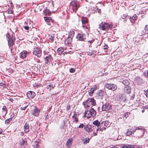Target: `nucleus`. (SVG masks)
Wrapping results in <instances>:
<instances>
[{"instance_id": "obj_1", "label": "nucleus", "mask_w": 148, "mask_h": 148, "mask_svg": "<svg viewBox=\"0 0 148 148\" xmlns=\"http://www.w3.org/2000/svg\"><path fill=\"white\" fill-rule=\"evenodd\" d=\"M6 36L8 41V45L10 47L13 45L15 41V38L14 34L12 32H8L6 34Z\"/></svg>"}, {"instance_id": "obj_2", "label": "nucleus", "mask_w": 148, "mask_h": 148, "mask_svg": "<svg viewBox=\"0 0 148 148\" xmlns=\"http://www.w3.org/2000/svg\"><path fill=\"white\" fill-rule=\"evenodd\" d=\"M83 104L85 108L89 107L91 106H95L96 105V101L92 97L88 98L86 101L83 102Z\"/></svg>"}, {"instance_id": "obj_3", "label": "nucleus", "mask_w": 148, "mask_h": 148, "mask_svg": "<svg viewBox=\"0 0 148 148\" xmlns=\"http://www.w3.org/2000/svg\"><path fill=\"white\" fill-rule=\"evenodd\" d=\"M96 114V112L95 110L92 108H90L89 110L85 111V116L88 118L91 117H94Z\"/></svg>"}, {"instance_id": "obj_4", "label": "nucleus", "mask_w": 148, "mask_h": 148, "mask_svg": "<svg viewBox=\"0 0 148 148\" xmlns=\"http://www.w3.org/2000/svg\"><path fill=\"white\" fill-rule=\"evenodd\" d=\"M136 135L137 137L140 138L142 137L145 133V129L142 126L137 127H136Z\"/></svg>"}, {"instance_id": "obj_5", "label": "nucleus", "mask_w": 148, "mask_h": 148, "mask_svg": "<svg viewBox=\"0 0 148 148\" xmlns=\"http://www.w3.org/2000/svg\"><path fill=\"white\" fill-rule=\"evenodd\" d=\"M79 8V4L77 2L73 1L71 3L70 11L72 13H75Z\"/></svg>"}, {"instance_id": "obj_6", "label": "nucleus", "mask_w": 148, "mask_h": 148, "mask_svg": "<svg viewBox=\"0 0 148 148\" xmlns=\"http://www.w3.org/2000/svg\"><path fill=\"white\" fill-rule=\"evenodd\" d=\"M112 27L111 25L104 22H102L99 24V28L103 30H107Z\"/></svg>"}, {"instance_id": "obj_7", "label": "nucleus", "mask_w": 148, "mask_h": 148, "mask_svg": "<svg viewBox=\"0 0 148 148\" xmlns=\"http://www.w3.org/2000/svg\"><path fill=\"white\" fill-rule=\"evenodd\" d=\"M102 103L103 105L102 110V111H108L111 109L112 106L109 103L107 102L104 103L103 102H102Z\"/></svg>"}, {"instance_id": "obj_8", "label": "nucleus", "mask_w": 148, "mask_h": 148, "mask_svg": "<svg viewBox=\"0 0 148 148\" xmlns=\"http://www.w3.org/2000/svg\"><path fill=\"white\" fill-rule=\"evenodd\" d=\"M77 40L84 41L86 39V35L82 32L77 34L76 37Z\"/></svg>"}, {"instance_id": "obj_9", "label": "nucleus", "mask_w": 148, "mask_h": 148, "mask_svg": "<svg viewBox=\"0 0 148 148\" xmlns=\"http://www.w3.org/2000/svg\"><path fill=\"white\" fill-rule=\"evenodd\" d=\"M40 112V110L36 106H34L31 111V113L33 116H38Z\"/></svg>"}, {"instance_id": "obj_10", "label": "nucleus", "mask_w": 148, "mask_h": 148, "mask_svg": "<svg viewBox=\"0 0 148 148\" xmlns=\"http://www.w3.org/2000/svg\"><path fill=\"white\" fill-rule=\"evenodd\" d=\"M108 121H104L100 123L99 126V129L100 131H102L106 129V127L108 125Z\"/></svg>"}, {"instance_id": "obj_11", "label": "nucleus", "mask_w": 148, "mask_h": 148, "mask_svg": "<svg viewBox=\"0 0 148 148\" xmlns=\"http://www.w3.org/2000/svg\"><path fill=\"white\" fill-rule=\"evenodd\" d=\"M94 127V126L89 124H87L84 126V129L86 132H89L93 131V130L92 129V128H93Z\"/></svg>"}, {"instance_id": "obj_12", "label": "nucleus", "mask_w": 148, "mask_h": 148, "mask_svg": "<svg viewBox=\"0 0 148 148\" xmlns=\"http://www.w3.org/2000/svg\"><path fill=\"white\" fill-rule=\"evenodd\" d=\"M44 60L46 64H49L53 61V59L51 55H49L45 57Z\"/></svg>"}, {"instance_id": "obj_13", "label": "nucleus", "mask_w": 148, "mask_h": 148, "mask_svg": "<svg viewBox=\"0 0 148 148\" xmlns=\"http://www.w3.org/2000/svg\"><path fill=\"white\" fill-rule=\"evenodd\" d=\"M33 53L36 55L39 58L41 55V52L40 51V49L38 47L34 48Z\"/></svg>"}, {"instance_id": "obj_14", "label": "nucleus", "mask_w": 148, "mask_h": 148, "mask_svg": "<svg viewBox=\"0 0 148 148\" xmlns=\"http://www.w3.org/2000/svg\"><path fill=\"white\" fill-rule=\"evenodd\" d=\"M106 86L107 88L113 91L115 90L117 88V86L114 84H107Z\"/></svg>"}, {"instance_id": "obj_15", "label": "nucleus", "mask_w": 148, "mask_h": 148, "mask_svg": "<svg viewBox=\"0 0 148 148\" xmlns=\"http://www.w3.org/2000/svg\"><path fill=\"white\" fill-rule=\"evenodd\" d=\"M119 101L121 102H125L126 101V98L125 95L124 94L119 95L118 97Z\"/></svg>"}, {"instance_id": "obj_16", "label": "nucleus", "mask_w": 148, "mask_h": 148, "mask_svg": "<svg viewBox=\"0 0 148 148\" xmlns=\"http://www.w3.org/2000/svg\"><path fill=\"white\" fill-rule=\"evenodd\" d=\"M135 80L136 83L138 85H142L144 83L143 80L140 77H137L135 78Z\"/></svg>"}, {"instance_id": "obj_17", "label": "nucleus", "mask_w": 148, "mask_h": 148, "mask_svg": "<svg viewBox=\"0 0 148 148\" xmlns=\"http://www.w3.org/2000/svg\"><path fill=\"white\" fill-rule=\"evenodd\" d=\"M44 20L47 24L49 25H51V24L53 23V20L51 17H44Z\"/></svg>"}, {"instance_id": "obj_18", "label": "nucleus", "mask_w": 148, "mask_h": 148, "mask_svg": "<svg viewBox=\"0 0 148 148\" xmlns=\"http://www.w3.org/2000/svg\"><path fill=\"white\" fill-rule=\"evenodd\" d=\"M35 95V93L32 91H30L27 93V97L31 99H33Z\"/></svg>"}, {"instance_id": "obj_19", "label": "nucleus", "mask_w": 148, "mask_h": 148, "mask_svg": "<svg viewBox=\"0 0 148 148\" xmlns=\"http://www.w3.org/2000/svg\"><path fill=\"white\" fill-rule=\"evenodd\" d=\"M24 129L25 133H27L29 131V125L28 123L26 122L24 126Z\"/></svg>"}, {"instance_id": "obj_20", "label": "nucleus", "mask_w": 148, "mask_h": 148, "mask_svg": "<svg viewBox=\"0 0 148 148\" xmlns=\"http://www.w3.org/2000/svg\"><path fill=\"white\" fill-rule=\"evenodd\" d=\"M93 124L97 126V128H96V131L97 132L99 129V126L100 124V123L98 120H96L94 121L93 122Z\"/></svg>"}, {"instance_id": "obj_21", "label": "nucleus", "mask_w": 148, "mask_h": 148, "mask_svg": "<svg viewBox=\"0 0 148 148\" xmlns=\"http://www.w3.org/2000/svg\"><path fill=\"white\" fill-rule=\"evenodd\" d=\"M140 35L142 36L145 34H148V25H146L144 29L141 31Z\"/></svg>"}, {"instance_id": "obj_22", "label": "nucleus", "mask_w": 148, "mask_h": 148, "mask_svg": "<svg viewBox=\"0 0 148 148\" xmlns=\"http://www.w3.org/2000/svg\"><path fill=\"white\" fill-rule=\"evenodd\" d=\"M73 38L68 36V37L65 40V44H71Z\"/></svg>"}, {"instance_id": "obj_23", "label": "nucleus", "mask_w": 148, "mask_h": 148, "mask_svg": "<svg viewBox=\"0 0 148 148\" xmlns=\"http://www.w3.org/2000/svg\"><path fill=\"white\" fill-rule=\"evenodd\" d=\"M137 17L136 14H134L133 16L130 17L129 18L130 21H131L132 24H134L135 23V21L137 20Z\"/></svg>"}, {"instance_id": "obj_24", "label": "nucleus", "mask_w": 148, "mask_h": 148, "mask_svg": "<svg viewBox=\"0 0 148 148\" xmlns=\"http://www.w3.org/2000/svg\"><path fill=\"white\" fill-rule=\"evenodd\" d=\"M43 12V14H44V15L45 16H49L51 13V12L49 9H44Z\"/></svg>"}, {"instance_id": "obj_25", "label": "nucleus", "mask_w": 148, "mask_h": 148, "mask_svg": "<svg viewBox=\"0 0 148 148\" xmlns=\"http://www.w3.org/2000/svg\"><path fill=\"white\" fill-rule=\"evenodd\" d=\"M131 88L130 86H125L124 88V92L125 93L129 94L131 92Z\"/></svg>"}, {"instance_id": "obj_26", "label": "nucleus", "mask_w": 148, "mask_h": 148, "mask_svg": "<svg viewBox=\"0 0 148 148\" xmlns=\"http://www.w3.org/2000/svg\"><path fill=\"white\" fill-rule=\"evenodd\" d=\"M97 94L101 99H102L105 95L104 91L102 90H100L98 91Z\"/></svg>"}, {"instance_id": "obj_27", "label": "nucleus", "mask_w": 148, "mask_h": 148, "mask_svg": "<svg viewBox=\"0 0 148 148\" xmlns=\"http://www.w3.org/2000/svg\"><path fill=\"white\" fill-rule=\"evenodd\" d=\"M27 52V51H23L20 53V57L22 58H24L26 57Z\"/></svg>"}, {"instance_id": "obj_28", "label": "nucleus", "mask_w": 148, "mask_h": 148, "mask_svg": "<svg viewBox=\"0 0 148 148\" xmlns=\"http://www.w3.org/2000/svg\"><path fill=\"white\" fill-rule=\"evenodd\" d=\"M29 104L27 102H26L22 105V107L21 108V109L22 110H25Z\"/></svg>"}, {"instance_id": "obj_29", "label": "nucleus", "mask_w": 148, "mask_h": 148, "mask_svg": "<svg viewBox=\"0 0 148 148\" xmlns=\"http://www.w3.org/2000/svg\"><path fill=\"white\" fill-rule=\"evenodd\" d=\"M72 138H70L68 139L66 143V146L68 147H69L72 145Z\"/></svg>"}, {"instance_id": "obj_30", "label": "nucleus", "mask_w": 148, "mask_h": 148, "mask_svg": "<svg viewBox=\"0 0 148 148\" xmlns=\"http://www.w3.org/2000/svg\"><path fill=\"white\" fill-rule=\"evenodd\" d=\"M64 51V49L62 47H61L58 48L57 51V53L60 54L62 53Z\"/></svg>"}, {"instance_id": "obj_31", "label": "nucleus", "mask_w": 148, "mask_h": 148, "mask_svg": "<svg viewBox=\"0 0 148 148\" xmlns=\"http://www.w3.org/2000/svg\"><path fill=\"white\" fill-rule=\"evenodd\" d=\"M81 21L82 24H84L88 23V20L86 17H83L82 18Z\"/></svg>"}, {"instance_id": "obj_32", "label": "nucleus", "mask_w": 148, "mask_h": 148, "mask_svg": "<svg viewBox=\"0 0 148 148\" xmlns=\"http://www.w3.org/2000/svg\"><path fill=\"white\" fill-rule=\"evenodd\" d=\"M72 118L74 119V121L76 123H77L78 121L77 115V114H75L74 115L72 116Z\"/></svg>"}, {"instance_id": "obj_33", "label": "nucleus", "mask_w": 148, "mask_h": 148, "mask_svg": "<svg viewBox=\"0 0 148 148\" xmlns=\"http://www.w3.org/2000/svg\"><path fill=\"white\" fill-rule=\"evenodd\" d=\"M96 53V51H95L94 50H92L90 52H86V53L87 55L90 56H92L93 55V56H94L95 55V53Z\"/></svg>"}, {"instance_id": "obj_34", "label": "nucleus", "mask_w": 148, "mask_h": 148, "mask_svg": "<svg viewBox=\"0 0 148 148\" xmlns=\"http://www.w3.org/2000/svg\"><path fill=\"white\" fill-rule=\"evenodd\" d=\"M27 143V142L26 141L24 140L23 138H21V139L20 140V145L22 146H23L25 144Z\"/></svg>"}, {"instance_id": "obj_35", "label": "nucleus", "mask_w": 148, "mask_h": 148, "mask_svg": "<svg viewBox=\"0 0 148 148\" xmlns=\"http://www.w3.org/2000/svg\"><path fill=\"white\" fill-rule=\"evenodd\" d=\"M122 83L125 85V86H128L129 82L128 80L125 79L123 80L122 82Z\"/></svg>"}, {"instance_id": "obj_36", "label": "nucleus", "mask_w": 148, "mask_h": 148, "mask_svg": "<svg viewBox=\"0 0 148 148\" xmlns=\"http://www.w3.org/2000/svg\"><path fill=\"white\" fill-rule=\"evenodd\" d=\"M75 34V32L72 30L69 32V34L68 36L70 37H71L72 38H73Z\"/></svg>"}, {"instance_id": "obj_37", "label": "nucleus", "mask_w": 148, "mask_h": 148, "mask_svg": "<svg viewBox=\"0 0 148 148\" xmlns=\"http://www.w3.org/2000/svg\"><path fill=\"white\" fill-rule=\"evenodd\" d=\"M132 129H129L127 130V132H126V134L128 136L132 134Z\"/></svg>"}, {"instance_id": "obj_38", "label": "nucleus", "mask_w": 148, "mask_h": 148, "mask_svg": "<svg viewBox=\"0 0 148 148\" xmlns=\"http://www.w3.org/2000/svg\"><path fill=\"white\" fill-rule=\"evenodd\" d=\"M11 117L10 118L6 119L5 121V124L9 123L10 121L12 120V115H11Z\"/></svg>"}, {"instance_id": "obj_39", "label": "nucleus", "mask_w": 148, "mask_h": 148, "mask_svg": "<svg viewBox=\"0 0 148 148\" xmlns=\"http://www.w3.org/2000/svg\"><path fill=\"white\" fill-rule=\"evenodd\" d=\"M94 41V39H92L88 41L87 42L88 43V44H89V47H92L91 44L93 43Z\"/></svg>"}, {"instance_id": "obj_40", "label": "nucleus", "mask_w": 148, "mask_h": 148, "mask_svg": "<svg viewBox=\"0 0 148 148\" xmlns=\"http://www.w3.org/2000/svg\"><path fill=\"white\" fill-rule=\"evenodd\" d=\"M47 88L51 90L54 88V87L52 84H50L49 85L47 86Z\"/></svg>"}, {"instance_id": "obj_41", "label": "nucleus", "mask_w": 148, "mask_h": 148, "mask_svg": "<svg viewBox=\"0 0 148 148\" xmlns=\"http://www.w3.org/2000/svg\"><path fill=\"white\" fill-rule=\"evenodd\" d=\"M2 110L3 112H5V115L7 113V109L6 108V107L5 106H3V107L2 109Z\"/></svg>"}, {"instance_id": "obj_42", "label": "nucleus", "mask_w": 148, "mask_h": 148, "mask_svg": "<svg viewBox=\"0 0 148 148\" xmlns=\"http://www.w3.org/2000/svg\"><path fill=\"white\" fill-rule=\"evenodd\" d=\"M94 91L93 90V89H92L91 88L88 91L89 94L90 96H92L93 95V93Z\"/></svg>"}, {"instance_id": "obj_43", "label": "nucleus", "mask_w": 148, "mask_h": 148, "mask_svg": "<svg viewBox=\"0 0 148 148\" xmlns=\"http://www.w3.org/2000/svg\"><path fill=\"white\" fill-rule=\"evenodd\" d=\"M54 36L53 35H51L49 39V41L51 42L54 40Z\"/></svg>"}, {"instance_id": "obj_44", "label": "nucleus", "mask_w": 148, "mask_h": 148, "mask_svg": "<svg viewBox=\"0 0 148 148\" xmlns=\"http://www.w3.org/2000/svg\"><path fill=\"white\" fill-rule=\"evenodd\" d=\"M35 143L36 144L34 145V148H40V146L38 144V142L35 141Z\"/></svg>"}, {"instance_id": "obj_45", "label": "nucleus", "mask_w": 148, "mask_h": 148, "mask_svg": "<svg viewBox=\"0 0 148 148\" xmlns=\"http://www.w3.org/2000/svg\"><path fill=\"white\" fill-rule=\"evenodd\" d=\"M143 75L145 77L148 78V70L145 71L144 72Z\"/></svg>"}, {"instance_id": "obj_46", "label": "nucleus", "mask_w": 148, "mask_h": 148, "mask_svg": "<svg viewBox=\"0 0 148 148\" xmlns=\"http://www.w3.org/2000/svg\"><path fill=\"white\" fill-rule=\"evenodd\" d=\"M85 140L84 141L83 143L84 144H86L87 143H89V140H90V139H89L88 138H86L85 139Z\"/></svg>"}, {"instance_id": "obj_47", "label": "nucleus", "mask_w": 148, "mask_h": 148, "mask_svg": "<svg viewBox=\"0 0 148 148\" xmlns=\"http://www.w3.org/2000/svg\"><path fill=\"white\" fill-rule=\"evenodd\" d=\"M24 24L25 26L23 27L25 28V29L26 30H28L29 29V27L27 26H26V24L27 25V23L26 22H25L24 23Z\"/></svg>"}, {"instance_id": "obj_48", "label": "nucleus", "mask_w": 148, "mask_h": 148, "mask_svg": "<svg viewBox=\"0 0 148 148\" xmlns=\"http://www.w3.org/2000/svg\"><path fill=\"white\" fill-rule=\"evenodd\" d=\"M85 125L83 123H80V125L78 126V128H82L84 127V126Z\"/></svg>"}, {"instance_id": "obj_49", "label": "nucleus", "mask_w": 148, "mask_h": 148, "mask_svg": "<svg viewBox=\"0 0 148 148\" xmlns=\"http://www.w3.org/2000/svg\"><path fill=\"white\" fill-rule=\"evenodd\" d=\"M145 94L146 97H148V89H147L146 91L144 90Z\"/></svg>"}, {"instance_id": "obj_50", "label": "nucleus", "mask_w": 148, "mask_h": 148, "mask_svg": "<svg viewBox=\"0 0 148 148\" xmlns=\"http://www.w3.org/2000/svg\"><path fill=\"white\" fill-rule=\"evenodd\" d=\"M97 88V86L96 85H95L94 86H92V88H91L92 89H93V90L95 91L96 90Z\"/></svg>"}, {"instance_id": "obj_51", "label": "nucleus", "mask_w": 148, "mask_h": 148, "mask_svg": "<svg viewBox=\"0 0 148 148\" xmlns=\"http://www.w3.org/2000/svg\"><path fill=\"white\" fill-rule=\"evenodd\" d=\"M69 71L71 73H74L75 72V70L73 68H71L69 70Z\"/></svg>"}, {"instance_id": "obj_52", "label": "nucleus", "mask_w": 148, "mask_h": 148, "mask_svg": "<svg viewBox=\"0 0 148 148\" xmlns=\"http://www.w3.org/2000/svg\"><path fill=\"white\" fill-rule=\"evenodd\" d=\"M127 17V14H124L121 16V17L123 19H124Z\"/></svg>"}, {"instance_id": "obj_53", "label": "nucleus", "mask_w": 148, "mask_h": 148, "mask_svg": "<svg viewBox=\"0 0 148 148\" xmlns=\"http://www.w3.org/2000/svg\"><path fill=\"white\" fill-rule=\"evenodd\" d=\"M50 115L49 114H47L45 118V119L46 120H49V118L50 117Z\"/></svg>"}, {"instance_id": "obj_54", "label": "nucleus", "mask_w": 148, "mask_h": 148, "mask_svg": "<svg viewBox=\"0 0 148 148\" xmlns=\"http://www.w3.org/2000/svg\"><path fill=\"white\" fill-rule=\"evenodd\" d=\"M129 114L128 112H126L124 114V116L125 118H127Z\"/></svg>"}, {"instance_id": "obj_55", "label": "nucleus", "mask_w": 148, "mask_h": 148, "mask_svg": "<svg viewBox=\"0 0 148 148\" xmlns=\"http://www.w3.org/2000/svg\"><path fill=\"white\" fill-rule=\"evenodd\" d=\"M5 84L1 82L0 83V85L1 86H3L4 88L6 86Z\"/></svg>"}, {"instance_id": "obj_56", "label": "nucleus", "mask_w": 148, "mask_h": 148, "mask_svg": "<svg viewBox=\"0 0 148 148\" xmlns=\"http://www.w3.org/2000/svg\"><path fill=\"white\" fill-rule=\"evenodd\" d=\"M66 54H72L73 53V52L71 51H69L67 52H65Z\"/></svg>"}, {"instance_id": "obj_57", "label": "nucleus", "mask_w": 148, "mask_h": 148, "mask_svg": "<svg viewBox=\"0 0 148 148\" xmlns=\"http://www.w3.org/2000/svg\"><path fill=\"white\" fill-rule=\"evenodd\" d=\"M70 106L69 104H68L66 108V110H68L70 109Z\"/></svg>"}, {"instance_id": "obj_58", "label": "nucleus", "mask_w": 148, "mask_h": 148, "mask_svg": "<svg viewBox=\"0 0 148 148\" xmlns=\"http://www.w3.org/2000/svg\"><path fill=\"white\" fill-rule=\"evenodd\" d=\"M8 13V14H10L12 13V11L11 10L8 9V10L7 11Z\"/></svg>"}, {"instance_id": "obj_59", "label": "nucleus", "mask_w": 148, "mask_h": 148, "mask_svg": "<svg viewBox=\"0 0 148 148\" xmlns=\"http://www.w3.org/2000/svg\"><path fill=\"white\" fill-rule=\"evenodd\" d=\"M8 99L10 101H11V102H13L14 100L13 99L11 98H9Z\"/></svg>"}, {"instance_id": "obj_60", "label": "nucleus", "mask_w": 148, "mask_h": 148, "mask_svg": "<svg viewBox=\"0 0 148 148\" xmlns=\"http://www.w3.org/2000/svg\"><path fill=\"white\" fill-rule=\"evenodd\" d=\"M108 48V47L107 45H106L104 46V49H107Z\"/></svg>"}, {"instance_id": "obj_61", "label": "nucleus", "mask_w": 148, "mask_h": 148, "mask_svg": "<svg viewBox=\"0 0 148 148\" xmlns=\"http://www.w3.org/2000/svg\"><path fill=\"white\" fill-rule=\"evenodd\" d=\"M93 136H95L97 135V133L95 132V130H93Z\"/></svg>"}, {"instance_id": "obj_62", "label": "nucleus", "mask_w": 148, "mask_h": 148, "mask_svg": "<svg viewBox=\"0 0 148 148\" xmlns=\"http://www.w3.org/2000/svg\"><path fill=\"white\" fill-rule=\"evenodd\" d=\"M97 10H98V12H99V13H101V10L100 9H99L98 8H97Z\"/></svg>"}, {"instance_id": "obj_63", "label": "nucleus", "mask_w": 148, "mask_h": 148, "mask_svg": "<svg viewBox=\"0 0 148 148\" xmlns=\"http://www.w3.org/2000/svg\"><path fill=\"white\" fill-rule=\"evenodd\" d=\"M135 95H133L132 97H131L130 99L131 100H133L134 99V97Z\"/></svg>"}, {"instance_id": "obj_64", "label": "nucleus", "mask_w": 148, "mask_h": 148, "mask_svg": "<svg viewBox=\"0 0 148 148\" xmlns=\"http://www.w3.org/2000/svg\"><path fill=\"white\" fill-rule=\"evenodd\" d=\"M132 133H133V134H134V133L135 132H136V130H135L132 129Z\"/></svg>"}]
</instances>
